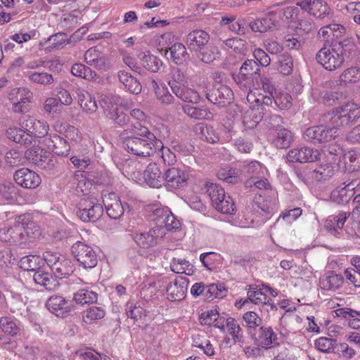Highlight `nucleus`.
<instances>
[{
	"label": "nucleus",
	"instance_id": "f257e3e1",
	"mask_svg": "<svg viewBox=\"0 0 360 360\" xmlns=\"http://www.w3.org/2000/svg\"><path fill=\"white\" fill-rule=\"evenodd\" d=\"M120 137L124 149L139 157L152 156L157 150V147H162V142L148 127L139 122L123 130Z\"/></svg>",
	"mask_w": 360,
	"mask_h": 360
},
{
	"label": "nucleus",
	"instance_id": "f03ea898",
	"mask_svg": "<svg viewBox=\"0 0 360 360\" xmlns=\"http://www.w3.org/2000/svg\"><path fill=\"white\" fill-rule=\"evenodd\" d=\"M354 51V43L350 39H345L333 42L331 48L322 47L316 53V60L326 70L333 71L340 68Z\"/></svg>",
	"mask_w": 360,
	"mask_h": 360
},
{
	"label": "nucleus",
	"instance_id": "7ed1b4c3",
	"mask_svg": "<svg viewBox=\"0 0 360 360\" xmlns=\"http://www.w3.org/2000/svg\"><path fill=\"white\" fill-rule=\"evenodd\" d=\"M326 120L332 123L334 128L338 130L340 127H345L356 122L360 117V107L352 102L346 103L332 110L325 115Z\"/></svg>",
	"mask_w": 360,
	"mask_h": 360
},
{
	"label": "nucleus",
	"instance_id": "20e7f679",
	"mask_svg": "<svg viewBox=\"0 0 360 360\" xmlns=\"http://www.w3.org/2000/svg\"><path fill=\"white\" fill-rule=\"evenodd\" d=\"M25 158L39 169L50 172L54 169L56 158L49 151L39 146H33L25 152Z\"/></svg>",
	"mask_w": 360,
	"mask_h": 360
},
{
	"label": "nucleus",
	"instance_id": "39448f33",
	"mask_svg": "<svg viewBox=\"0 0 360 360\" xmlns=\"http://www.w3.org/2000/svg\"><path fill=\"white\" fill-rule=\"evenodd\" d=\"M339 136L338 130L333 126L329 120L326 125L312 126L306 129L303 134V139L314 144H321L329 142Z\"/></svg>",
	"mask_w": 360,
	"mask_h": 360
},
{
	"label": "nucleus",
	"instance_id": "423d86ee",
	"mask_svg": "<svg viewBox=\"0 0 360 360\" xmlns=\"http://www.w3.org/2000/svg\"><path fill=\"white\" fill-rule=\"evenodd\" d=\"M77 209V217L84 222L96 221L103 213V206L96 198L89 196L82 198Z\"/></svg>",
	"mask_w": 360,
	"mask_h": 360
},
{
	"label": "nucleus",
	"instance_id": "0eeeda50",
	"mask_svg": "<svg viewBox=\"0 0 360 360\" xmlns=\"http://www.w3.org/2000/svg\"><path fill=\"white\" fill-rule=\"evenodd\" d=\"M257 75H260L259 65L255 60L248 59L243 63L239 73L233 75V78L241 89L249 91Z\"/></svg>",
	"mask_w": 360,
	"mask_h": 360
},
{
	"label": "nucleus",
	"instance_id": "6e6552de",
	"mask_svg": "<svg viewBox=\"0 0 360 360\" xmlns=\"http://www.w3.org/2000/svg\"><path fill=\"white\" fill-rule=\"evenodd\" d=\"M71 252L79 265L84 269H92L98 263V256L94 248L82 241H77L71 248Z\"/></svg>",
	"mask_w": 360,
	"mask_h": 360
},
{
	"label": "nucleus",
	"instance_id": "1a4fd4ad",
	"mask_svg": "<svg viewBox=\"0 0 360 360\" xmlns=\"http://www.w3.org/2000/svg\"><path fill=\"white\" fill-rule=\"evenodd\" d=\"M207 193H208L213 207L223 214H234L236 208L232 198L226 195L223 200H219V191L223 192V188L217 184H207Z\"/></svg>",
	"mask_w": 360,
	"mask_h": 360
},
{
	"label": "nucleus",
	"instance_id": "9d476101",
	"mask_svg": "<svg viewBox=\"0 0 360 360\" xmlns=\"http://www.w3.org/2000/svg\"><path fill=\"white\" fill-rule=\"evenodd\" d=\"M165 234L164 229L160 226H155L147 232H135L132 234L134 242L141 248H149L155 246L159 238Z\"/></svg>",
	"mask_w": 360,
	"mask_h": 360
},
{
	"label": "nucleus",
	"instance_id": "9b49d317",
	"mask_svg": "<svg viewBox=\"0 0 360 360\" xmlns=\"http://www.w3.org/2000/svg\"><path fill=\"white\" fill-rule=\"evenodd\" d=\"M251 336L255 345L264 349L278 344L277 335L270 326H259L251 334Z\"/></svg>",
	"mask_w": 360,
	"mask_h": 360
},
{
	"label": "nucleus",
	"instance_id": "f8f14e48",
	"mask_svg": "<svg viewBox=\"0 0 360 360\" xmlns=\"http://www.w3.org/2000/svg\"><path fill=\"white\" fill-rule=\"evenodd\" d=\"M46 306L51 313L61 318L66 317L72 308V301L57 295L51 296L47 300Z\"/></svg>",
	"mask_w": 360,
	"mask_h": 360
},
{
	"label": "nucleus",
	"instance_id": "ddd939ff",
	"mask_svg": "<svg viewBox=\"0 0 360 360\" xmlns=\"http://www.w3.org/2000/svg\"><path fill=\"white\" fill-rule=\"evenodd\" d=\"M319 156L320 153L317 149L306 146L290 150L287 160L292 162H311L317 160Z\"/></svg>",
	"mask_w": 360,
	"mask_h": 360
},
{
	"label": "nucleus",
	"instance_id": "4468645a",
	"mask_svg": "<svg viewBox=\"0 0 360 360\" xmlns=\"http://www.w3.org/2000/svg\"><path fill=\"white\" fill-rule=\"evenodd\" d=\"M13 179L20 186L30 189L38 187L41 181L40 176L36 172L27 168L17 170L13 174Z\"/></svg>",
	"mask_w": 360,
	"mask_h": 360
},
{
	"label": "nucleus",
	"instance_id": "2eb2a0df",
	"mask_svg": "<svg viewBox=\"0 0 360 360\" xmlns=\"http://www.w3.org/2000/svg\"><path fill=\"white\" fill-rule=\"evenodd\" d=\"M186 183L187 176L186 173L178 167H169L163 174V184L172 189L183 187Z\"/></svg>",
	"mask_w": 360,
	"mask_h": 360
},
{
	"label": "nucleus",
	"instance_id": "dca6fc26",
	"mask_svg": "<svg viewBox=\"0 0 360 360\" xmlns=\"http://www.w3.org/2000/svg\"><path fill=\"white\" fill-rule=\"evenodd\" d=\"M210 39V34L206 31L197 29L186 35L185 43L189 51L195 53L208 45Z\"/></svg>",
	"mask_w": 360,
	"mask_h": 360
},
{
	"label": "nucleus",
	"instance_id": "f3484780",
	"mask_svg": "<svg viewBox=\"0 0 360 360\" xmlns=\"http://www.w3.org/2000/svg\"><path fill=\"white\" fill-rule=\"evenodd\" d=\"M43 143L56 155L61 156H67L71 148L66 139L56 134H51L45 137Z\"/></svg>",
	"mask_w": 360,
	"mask_h": 360
},
{
	"label": "nucleus",
	"instance_id": "a211bd4d",
	"mask_svg": "<svg viewBox=\"0 0 360 360\" xmlns=\"http://www.w3.org/2000/svg\"><path fill=\"white\" fill-rule=\"evenodd\" d=\"M188 285V281L186 278L179 276L170 282L167 286V295L170 301H179L186 297V292Z\"/></svg>",
	"mask_w": 360,
	"mask_h": 360
},
{
	"label": "nucleus",
	"instance_id": "6ab92c4d",
	"mask_svg": "<svg viewBox=\"0 0 360 360\" xmlns=\"http://www.w3.org/2000/svg\"><path fill=\"white\" fill-rule=\"evenodd\" d=\"M103 202L105 207L106 212L111 219H117L123 215L124 212V205L115 193L105 195L103 197Z\"/></svg>",
	"mask_w": 360,
	"mask_h": 360
},
{
	"label": "nucleus",
	"instance_id": "aec40b11",
	"mask_svg": "<svg viewBox=\"0 0 360 360\" xmlns=\"http://www.w3.org/2000/svg\"><path fill=\"white\" fill-rule=\"evenodd\" d=\"M233 91L226 85L220 84L206 94V98L212 103L219 105H225L232 99Z\"/></svg>",
	"mask_w": 360,
	"mask_h": 360
},
{
	"label": "nucleus",
	"instance_id": "412c9836",
	"mask_svg": "<svg viewBox=\"0 0 360 360\" xmlns=\"http://www.w3.org/2000/svg\"><path fill=\"white\" fill-rule=\"evenodd\" d=\"M250 287V290L248 292V298L243 302V304L248 302L255 304H262L266 311L277 309L273 301L267 297L265 292L262 291V289L252 288L251 285Z\"/></svg>",
	"mask_w": 360,
	"mask_h": 360
},
{
	"label": "nucleus",
	"instance_id": "4be33fe9",
	"mask_svg": "<svg viewBox=\"0 0 360 360\" xmlns=\"http://www.w3.org/2000/svg\"><path fill=\"white\" fill-rule=\"evenodd\" d=\"M143 178L145 182L152 188H159L163 184V175L159 166L155 162H151L146 167Z\"/></svg>",
	"mask_w": 360,
	"mask_h": 360
},
{
	"label": "nucleus",
	"instance_id": "5701e85b",
	"mask_svg": "<svg viewBox=\"0 0 360 360\" xmlns=\"http://www.w3.org/2000/svg\"><path fill=\"white\" fill-rule=\"evenodd\" d=\"M23 224H20V220H18L13 226L8 228L6 231L3 229L5 236H2L1 231L0 232L1 240L13 243H25V235L23 233Z\"/></svg>",
	"mask_w": 360,
	"mask_h": 360
},
{
	"label": "nucleus",
	"instance_id": "b1692460",
	"mask_svg": "<svg viewBox=\"0 0 360 360\" xmlns=\"http://www.w3.org/2000/svg\"><path fill=\"white\" fill-rule=\"evenodd\" d=\"M350 215L349 212L341 211L338 214L330 216L325 221L324 227L327 231L334 235L339 233L344 224Z\"/></svg>",
	"mask_w": 360,
	"mask_h": 360
},
{
	"label": "nucleus",
	"instance_id": "393cba45",
	"mask_svg": "<svg viewBox=\"0 0 360 360\" xmlns=\"http://www.w3.org/2000/svg\"><path fill=\"white\" fill-rule=\"evenodd\" d=\"M172 92L182 101L188 103L198 104L202 98L196 90L187 86H182L181 88L174 86H172Z\"/></svg>",
	"mask_w": 360,
	"mask_h": 360
},
{
	"label": "nucleus",
	"instance_id": "a878e982",
	"mask_svg": "<svg viewBox=\"0 0 360 360\" xmlns=\"http://www.w3.org/2000/svg\"><path fill=\"white\" fill-rule=\"evenodd\" d=\"M79 33L80 30H78L71 35L70 38H68V35L65 33L58 32L49 38V46L52 49H60L66 44H70L72 41H77L79 40Z\"/></svg>",
	"mask_w": 360,
	"mask_h": 360
},
{
	"label": "nucleus",
	"instance_id": "bb28decb",
	"mask_svg": "<svg viewBox=\"0 0 360 360\" xmlns=\"http://www.w3.org/2000/svg\"><path fill=\"white\" fill-rule=\"evenodd\" d=\"M344 276L334 271H328L320 279V287L325 290L335 291L342 287Z\"/></svg>",
	"mask_w": 360,
	"mask_h": 360
},
{
	"label": "nucleus",
	"instance_id": "cd10ccee",
	"mask_svg": "<svg viewBox=\"0 0 360 360\" xmlns=\"http://www.w3.org/2000/svg\"><path fill=\"white\" fill-rule=\"evenodd\" d=\"M184 112L191 119L196 120H210L213 118V114L203 106H194L190 104L182 105Z\"/></svg>",
	"mask_w": 360,
	"mask_h": 360
},
{
	"label": "nucleus",
	"instance_id": "c85d7f7f",
	"mask_svg": "<svg viewBox=\"0 0 360 360\" xmlns=\"http://www.w3.org/2000/svg\"><path fill=\"white\" fill-rule=\"evenodd\" d=\"M119 81L124 86L126 90L133 94H139L142 90V86L139 81L130 73L120 70L117 73Z\"/></svg>",
	"mask_w": 360,
	"mask_h": 360
},
{
	"label": "nucleus",
	"instance_id": "c756f323",
	"mask_svg": "<svg viewBox=\"0 0 360 360\" xmlns=\"http://www.w3.org/2000/svg\"><path fill=\"white\" fill-rule=\"evenodd\" d=\"M78 103L84 111L88 113H94L97 110L98 106L95 98L89 92L77 89Z\"/></svg>",
	"mask_w": 360,
	"mask_h": 360
},
{
	"label": "nucleus",
	"instance_id": "7c9ffc66",
	"mask_svg": "<svg viewBox=\"0 0 360 360\" xmlns=\"http://www.w3.org/2000/svg\"><path fill=\"white\" fill-rule=\"evenodd\" d=\"M262 110L257 106V108H250L245 112L243 123L246 128L253 129L257 126L265 113Z\"/></svg>",
	"mask_w": 360,
	"mask_h": 360
},
{
	"label": "nucleus",
	"instance_id": "2f4dec72",
	"mask_svg": "<svg viewBox=\"0 0 360 360\" xmlns=\"http://www.w3.org/2000/svg\"><path fill=\"white\" fill-rule=\"evenodd\" d=\"M340 162L345 165L344 169L353 172L360 169V152L350 150L343 154Z\"/></svg>",
	"mask_w": 360,
	"mask_h": 360
},
{
	"label": "nucleus",
	"instance_id": "473e14b6",
	"mask_svg": "<svg viewBox=\"0 0 360 360\" xmlns=\"http://www.w3.org/2000/svg\"><path fill=\"white\" fill-rule=\"evenodd\" d=\"M52 271L58 278H63L71 275L75 270L74 265L70 259L63 257L60 260L52 267Z\"/></svg>",
	"mask_w": 360,
	"mask_h": 360
},
{
	"label": "nucleus",
	"instance_id": "72a5a7b5",
	"mask_svg": "<svg viewBox=\"0 0 360 360\" xmlns=\"http://www.w3.org/2000/svg\"><path fill=\"white\" fill-rule=\"evenodd\" d=\"M169 50L171 60L176 65H182L189 58L186 48L182 43H174Z\"/></svg>",
	"mask_w": 360,
	"mask_h": 360
},
{
	"label": "nucleus",
	"instance_id": "f704fd0d",
	"mask_svg": "<svg viewBox=\"0 0 360 360\" xmlns=\"http://www.w3.org/2000/svg\"><path fill=\"white\" fill-rule=\"evenodd\" d=\"M33 279L37 284L44 286L48 290H53L58 285V282L52 274L43 271H36L33 275Z\"/></svg>",
	"mask_w": 360,
	"mask_h": 360
},
{
	"label": "nucleus",
	"instance_id": "c9c22d12",
	"mask_svg": "<svg viewBox=\"0 0 360 360\" xmlns=\"http://www.w3.org/2000/svg\"><path fill=\"white\" fill-rule=\"evenodd\" d=\"M139 58L143 66L152 72H157L162 65V60L150 52L140 53Z\"/></svg>",
	"mask_w": 360,
	"mask_h": 360
},
{
	"label": "nucleus",
	"instance_id": "e433bc0d",
	"mask_svg": "<svg viewBox=\"0 0 360 360\" xmlns=\"http://www.w3.org/2000/svg\"><path fill=\"white\" fill-rule=\"evenodd\" d=\"M18 188L10 181L0 182V202L6 200L12 202L16 199Z\"/></svg>",
	"mask_w": 360,
	"mask_h": 360
},
{
	"label": "nucleus",
	"instance_id": "4c0bfd02",
	"mask_svg": "<svg viewBox=\"0 0 360 360\" xmlns=\"http://www.w3.org/2000/svg\"><path fill=\"white\" fill-rule=\"evenodd\" d=\"M333 174L334 167L329 163H322L311 172V178L321 181L330 178Z\"/></svg>",
	"mask_w": 360,
	"mask_h": 360
},
{
	"label": "nucleus",
	"instance_id": "58836bf2",
	"mask_svg": "<svg viewBox=\"0 0 360 360\" xmlns=\"http://www.w3.org/2000/svg\"><path fill=\"white\" fill-rule=\"evenodd\" d=\"M71 72L73 75L87 80H95L98 78V75L89 67L82 63H75L72 66Z\"/></svg>",
	"mask_w": 360,
	"mask_h": 360
},
{
	"label": "nucleus",
	"instance_id": "ea45409f",
	"mask_svg": "<svg viewBox=\"0 0 360 360\" xmlns=\"http://www.w3.org/2000/svg\"><path fill=\"white\" fill-rule=\"evenodd\" d=\"M227 290L223 283H212L205 285V297L212 300L214 298H222L226 295Z\"/></svg>",
	"mask_w": 360,
	"mask_h": 360
},
{
	"label": "nucleus",
	"instance_id": "a19ab883",
	"mask_svg": "<svg viewBox=\"0 0 360 360\" xmlns=\"http://www.w3.org/2000/svg\"><path fill=\"white\" fill-rule=\"evenodd\" d=\"M42 259L36 255H27L22 257L20 260V267L24 271H39L41 267Z\"/></svg>",
	"mask_w": 360,
	"mask_h": 360
},
{
	"label": "nucleus",
	"instance_id": "79ce46f5",
	"mask_svg": "<svg viewBox=\"0 0 360 360\" xmlns=\"http://www.w3.org/2000/svg\"><path fill=\"white\" fill-rule=\"evenodd\" d=\"M27 77L31 82L43 86H50L55 82L53 76L46 72H30Z\"/></svg>",
	"mask_w": 360,
	"mask_h": 360
},
{
	"label": "nucleus",
	"instance_id": "37998d69",
	"mask_svg": "<svg viewBox=\"0 0 360 360\" xmlns=\"http://www.w3.org/2000/svg\"><path fill=\"white\" fill-rule=\"evenodd\" d=\"M222 47L224 49H231L238 55H245L246 52L245 41L240 38H230L222 41Z\"/></svg>",
	"mask_w": 360,
	"mask_h": 360
},
{
	"label": "nucleus",
	"instance_id": "c03bdc74",
	"mask_svg": "<svg viewBox=\"0 0 360 360\" xmlns=\"http://www.w3.org/2000/svg\"><path fill=\"white\" fill-rule=\"evenodd\" d=\"M274 26V20L269 16L257 18L250 22V27L252 32H266Z\"/></svg>",
	"mask_w": 360,
	"mask_h": 360
},
{
	"label": "nucleus",
	"instance_id": "a18cd8bd",
	"mask_svg": "<svg viewBox=\"0 0 360 360\" xmlns=\"http://www.w3.org/2000/svg\"><path fill=\"white\" fill-rule=\"evenodd\" d=\"M20 224H23V233L25 235V242L28 238H33L40 235L39 227L34 221L29 220L26 217L20 216L18 219Z\"/></svg>",
	"mask_w": 360,
	"mask_h": 360
},
{
	"label": "nucleus",
	"instance_id": "49530a36",
	"mask_svg": "<svg viewBox=\"0 0 360 360\" xmlns=\"http://www.w3.org/2000/svg\"><path fill=\"white\" fill-rule=\"evenodd\" d=\"M277 69L284 75H289L292 72L293 60L292 56L288 53H284L278 56Z\"/></svg>",
	"mask_w": 360,
	"mask_h": 360
},
{
	"label": "nucleus",
	"instance_id": "de8ad7c7",
	"mask_svg": "<svg viewBox=\"0 0 360 360\" xmlns=\"http://www.w3.org/2000/svg\"><path fill=\"white\" fill-rule=\"evenodd\" d=\"M292 141V133L287 129H280L273 141V143L278 148H288Z\"/></svg>",
	"mask_w": 360,
	"mask_h": 360
},
{
	"label": "nucleus",
	"instance_id": "09e8293b",
	"mask_svg": "<svg viewBox=\"0 0 360 360\" xmlns=\"http://www.w3.org/2000/svg\"><path fill=\"white\" fill-rule=\"evenodd\" d=\"M245 322L244 326L248 328L251 335L257 327L261 326L262 320L255 311H247L243 316Z\"/></svg>",
	"mask_w": 360,
	"mask_h": 360
},
{
	"label": "nucleus",
	"instance_id": "8fccbe9b",
	"mask_svg": "<svg viewBox=\"0 0 360 360\" xmlns=\"http://www.w3.org/2000/svg\"><path fill=\"white\" fill-rule=\"evenodd\" d=\"M105 315V311L102 307H91L83 312V321L86 324H91L103 319Z\"/></svg>",
	"mask_w": 360,
	"mask_h": 360
},
{
	"label": "nucleus",
	"instance_id": "3c124183",
	"mask_svg": "<svg viewBox=\"0 0 360 360\" xmlns=\"http://www.w3.org/2000/svg\"><path fill=\"white\" fill-rule=\"evenodd\" d=\"M97 293L89 290L82 289L74 294V300L81 304H91L97 301Z\"/></svg>",
	"mask_w": 360,
	"mask_h": 360
},
{
	"label": "nucleus",
	"instance_id": "603ef678",
	"mask_svg": "<svg viewBox=\"0 0 360 360\" xmlns=\"http://www.w3.org/2000/svg\"><path fill=\"white\" fill-rule=\"evenodd\" d=\"M226 326L235 342H243V336L242 329L235 319L232 317L227 318Z\"/></svg>",
	"mask_w": 360,
	"mask_h": 360
},
{
	"label": "nucleus",
	"instance_id": "864d4df0",
	"mask_svg": "<svg viewBox=\"0 0 360 360\" xmlns=\"http://www.w3.org/2000/svg\"><path fill=\"white\" fill-rule=\"evenodd\" d=\"M63 127L64 131L65 136L70 141V143L73 144V143H78L82 141V135L77 128L70 124H65L64 126L60 125V128ZM56 131L58 132L62 133V129H57Z\"/></svg>",
	"mask_w": 360,
	"mask_h": 360
},
{
	"label": "nucleus",
	"instance_id": "5fc2aeb1",
	"mask_svg": "<svg viewBox=\"0 0 360 360\" xmlns=\"http://www.w3.org/2000/svg\"><path fill=\"white\" fill-rule=\"evenodd\" d=\"M217 48L213 46L207 45L200 51L195 52L197 58L202 62L210 63L215 60Z\"/></svg>",
	"mask_w": 360,
	"mask_h": 360
},
{
	"label": "nucleus",
	"instance_id": "6e6d98bb",
	"mask_svg": "<svg viewBox=\"0 0 360 360\" xmlns=\"http://www.w3.org/2000/svg\"><path fill=\"white\" fill-rule=\"evenodd\" d=\"M199 129L201 139L210 143H215L219 141V136L212 126L201 125Z\"/></svg>",
	"mask_w": 360,
	"mask_h": 360
},
{
	"label": "nucleus",
	"instance_id": "4d7b16f0",
	"mask_svg": "<svg viewBox=\"0 0 360 360\" xmlns=\"http://www.w3.org/2000/svg\"><path fill=\"white\" fill-rule=\"evenodd\" d=\"M7 137L15 142L20 144H27L31 142V140L27 137L26 134L21 128L12 127L9 128L6 131Z\"/></svg>",
	"mask_w": 360,
	"mask_h": 360
},
{
	"label": "nucleus",
	"instance_id": "13d9d810",
	"mask_svg": "<svg viewBox=\"0 0 360 360\" xmlns=\"http://www.w3.org/2000/svg\"><path fill=\"white\" fill-rule=\"evenodd\" d=\"M153 87L155 91L157 98L163 104L169 105L174 101L173 96L169 92L167 88L162 87L160 89L158 86V83L155 81H152Z\"/></svg>",
	"mask_w": 360,
	"mask_h": 360
},
{
	"label": "nucleus",
	"instance_id": "bf43d9fd",
	"mask_svg": "<svg viewBox=\"0 0 360 360\" xmlns=\"http://www.w3.org/2000/svg\"><path fill=\"white\" fill-rule=\"evenodd\" d=\"M0 328L1 330L11 336H15L20 331V328L9 317H1L0 319Z\"/></svg>",
	"mask_w": 360,
	"mask_h": 360
},
{
	"label": "nucleus",
	"instance_id": "052dcab7",
	"mask_svg": "<svg viewBox=\"0 0 360 360\" xmlns=\"http://www.w3.org/2000/svg\"><path fill=\"white\" fill-rule=\"evenodd\" d=\"M333 352L339 356L348 359L353 358L356 354L355 349L345 342H336L333 348Z\"/></svg>",
	"mask_w": 360,
	"mask_h": 360
},
{
	"label": "nucleus",
	"instance_id": "680f3d73",
	"mask_svg": "<svg viewBox=\"0 0 360 360\" xmlns=\"http://www.w3.org/2000/svg\"><path fill=\"white\" fill-rule=\"evenodd\" d=\"M32 98V93L26 89L16 88L12 90L9 99L11 102H22L28 104Z\"/></svg>",
	"mask_w": 360,
	"mask_h": 360
},
{
	"label": "nucleus",
	"instance_id": "e2e57ef3",
	"mask_svg": "<svg viewBox=\"0 0 360 360\" xmlns=\"http://www.w3.org/2000/svg\"><path fill=\"white\" fill-rule=\"evenodd\" d=\"M330 197L333 202L338 204H344L348 202L353 196L343 186H340L332 191Z\"/></svg>",
	"mask_w": 360,
	"mask_h": 360
},
{
	"label": "nucleus",
	"instance_id": "0e129e2a",
	"mask_svg": "<svg viewBox=\"0 0 360 360\" xmlns=\"http://www.w3.org/2000/svg\"><path fill=\"white\" fill-rule=\"evenodd\" d=\"M330 10L329 6L324 1L315 0L309 14L317 18H323L329 14Z\"/></svg>",
	"mask_w": 360,
	"mask_h": 360
},
{
	"label": "nucleus",
	"instance_id": "69168bd1",
	"mask_svg": "<svg viewBox=\"0 0 360 360\" xmlns=\"http://www.w3.org/2000/svg\"><path fill=\"white\" fill-rule=\"evenodd\" d=\"M341 82H356L360 79V70L356 67L346 69L340 76Z\"/></svg>",
	"mask_w": 360,
	"mask_h": 360
},
{
	"label": "nucleus",
	"instance_id": "338daca9",
	"mask_svg": "<svg viewBox=\"0 0 360 360\" xmlns=\"http://www.w3.org/2000/svg\"><path fill=\"white\" fill-rule=\"evenodd\" d=\"M274 103L281 110L288 109L291 106V96L287 93L275 92Z\"/></svg>",
	"mask_w": 360,
	"mask_h": 360
},
{
	"label": "nucleus",
	"instance_id": "774afa93",
	"mask_svg": "<svg viewBox=\"0 0 360 360\" xmlns=\"http://www.w3.org/2000/svg\"><path fill=\"white\" fill-rule=\"evenodd\" d=\"M126 311L128 317L136 321L146 316V311L141 307L131 302L127 304Z\"/></svg>",
	"mask_w": 360,
	"mask_h": 360
}]
</instances>
